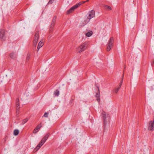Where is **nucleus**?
Masks as SVG:
<instances>
[{
  "label": "nucleus",
  "mask_w": 154,
  "mask_h": 154,
  "mask_svg": "<svg viewBox=\"0 0 154 154\" xmlns=\"http://www.w3.org/2000/svg\"><path fill=\"white\" fill-rule=\"evenodd\" d=\"M28 120V119H23L22 122V124L23 125L26 122H27Z\"/></svg>",
  "instance_id": "obj_22"
},
{
  "label": "nucleus",
  "mask_w": 154,
  "mask_h": 154,
  "mask_svg": "<svg viewBox=\"0 0 154 154\" xmlns=\"http://www.w3.org/2000/svg\"><path fill=\"white\" fill-rule=\"evenodd\" d=\"M114 43V39L112 37H111L109 40L107 45V51H109L111 49Z\"/></svg>",
  "instance_id": "obj_5"
},
{
  "label": "nucleus",
  "mask_w": 154,
  "mask_h": 154,
  "mask_svg": "<svg viewBox=\"0 0 154 154\" xmlns=\"http://www.w3.org/2000/svg\"><path fill=\"white\" fill-rule=\"evenodd\" d=\"M102 116L104 123L109 122V116L108 113H106L105 112H103L102 113Z\"/></svg>",
  "instance_id": "obj_4"
},
{
  "label": "nucleus",
  "mask_w": 154,
  "mask_h": 154,
  "mask_svg": "<svg viewBox=\"0 0 154 154\" xmlns=\"http://www.w3.org/2000/svg\"><path fill=\"white\" fill-rule=\"evenodd\" d=\"M80 5V4L78 3L72 7L68 11H67V14H69L72 13L74 11V10L79 7Z\"/></svg>",
  "instance_id": "obj_6"
},
{
  "label": "nucleus",
  "mask_w": 154,
  "mask_h": 154,
  "mask_svg": "<svg viewBox=\"0 0 154 154\" xmlns=\"http://www.w3.org/2000/svg\"><path fill=\"white\" fill-rule=\"evenodd\" d=\"M44 43L43 42L40 41L38 45V47L37 48V51H38L39 49L42 47V46L43 45Z\"/></svg>",
  "instance_id": "obj_14"
},
{
  "label": "nucleus",
  "mask_w": 154,
  "mask_h": 154,
  "mask_svg": "<svg viewBox=\"0 0 154 154\" xmlns=\"http://www.w3.org/2000/svg\"><path fill=\"white\" fill-rule=\"evenodd\" d=\"M88 22V20H87L85 18V19L84 20H82L80 21L79 23V26L80 27L83 26Z\"/></svg>",
  "instance_id": "obj_8"
},
{
  "label": "nucleus",
  "mask_w": 154,
  "mask_h": 154,
  "mask_svg": "<svg viewBox=\"0 0 154 154\" xmlns=\"http://www.w3.org/2000/svg\"><path fill=\"white\" fill-rule=\"evenodd\" d=\"M10 57L13 59H15L16 57V55L14 53H11L10 54Z\"/></svg>",
  "instance_id": "obj_17"
},
{
  "label": "nucleus",
  "mask_w": 154,
  "mask_h": 154,
  "mask_svg": "<svg viewBox=\"0 0 154 154\" xmlns=\"http://www.w3.org/2000/svg\"><path fill=\"white\" fill-rule=\"evenodd\" d=\"M88 0H87V1H86V2H88Z\"/></svg>",
  "instance_id": "obj_29"
},
{
  "label": "nucleus",
  "mask_w": 154,
  "mask_h": 154,
  "mask_svg": "<svg viewBox=\"0 0 154 154\" xmlns=\"http://www.w3.org/2000/svg\"><path fill=\"white\" fill-rule=\"evenodd\" d=\"M54 94L56 96H58L59 94V91L57 90L54 92Z\"/></svg>",
  "instance_id": "obj_20"
},
{
  "label": "nucleus",
  "mask_w": 154,
  "mask_h": 154,
  "mask_svg": "<svg viewBox=\"0 0 154 154\" xmlns=\"http://www.w3.org/2000/svg\"><path fill=\"white\" fill-rule=\"evenodd\" d=\"M48 115V112H45L43 116V117H47Z\"/></svg>",
  "instance_id": "obj_23"
},
{
  "label": "nucleus",
  "mask_w": 154,
  "mask_h": 154,
  "mask_svg": "<svg viewBox=\"0 0 154 154\" xmlns=\"http://www.w3.org/2000/svg\"><path fill=\"white\" fill-rule=\"evenodd\" d=\"M54 25V24H52L51 25V28H52V27Z\"/></svg>",
  "instance_id": "obj_27"
},
{
  "label": "nucleus",
  "mask_w": 154,
  "mask_h": 154,
  "mask_svg": "<svg viewBox=\"0 0 154 154\" xmlns=\"http://www.w3.org/2000/svg\"><path fill=\"white\" fill-rule=\"evenodd\" d=\"M41 124V123L39 125H38L34 129L33 131V133H36L39 131L41 128L42 127Z\"/></svg>",
  "instance_id": "obj_11"
},
{
  "label": "nucleus",
  "mask_w": 154,
  "mask_h": 154,
  "mask_svg": "<svg viewBox=\"0 0 154 154\" xmlns=\"http://www.w3.org/2000/svg\"><path fill=\"white\" fill-rule=\"evenodd\" d=\"M19 132V131L17 129H15L14 131V135L15 136H17L18 135Z\"/></svg>",
  "instance_id": "obj_18"
},
{
  "label": "nucleus",
  "mask_w": 154,
  "mask_h": 154,
  "mask_svg": "<svg viewBox=\"0 0 154 154\" xmlns=\"http://www.w3.org/2000/svg\"><path fill=\"white\" fill-rule=\"evenodd\" d=\"M44 143L43 142H42V141H41L38 144L36 147V149L37 150Z\"/></svg>",
  "instance_id": "obj_15"
},
{
  "label": "nucleus",
  "mask_w": 154,
  "mask_h": 154,
  "mask_svg": "<svg viewBox=\"0 0 154 154\" xmlns=\"http://www.w3.org/2000/svg\"><path fill=\"white\" fill-rule=\"evenodd\" d=\"M123 78H122V80L120 82V84H119V87H120V88H121V85H122V82H123Z\"/></svg>",
  "instance_id": "obj_25"
},
{
  "label": "nucleus",
  "mask_w": 154,
  "mask_h": 154,
  "mask_svg": "<svg viewBox=\"0 0 154 154\" xmlns=\"http://www.w3.org/2000/svg\"><path fill=\"white\" fill-rule=\"evenodd\" d=\"M49 136V134L47 133L45 135V136L43 138V139L41 140V141H42L44 143L46 140L48 138Z\"/></svg>",
  "instance_id": "obj_13"
},
{
  "label": "nucleus",
  "mask_w": 154,
  "mask_h": 154,
  "mask_svg": "<svg viewBox=\"0 0 154 154\" xmlns=\"http://www.w3.org/2000/svg\"><path fill=\"white\" fill-rule=\"evenodd\" d=\"M120 88V87H119L118 88H116L114 91V93H117L119 90Z\"/></svg>",
  "instance_id": "obj_21"
},
{
  "label": "nucleus",
  "mask_w": 154,
  "mask_h": 154,
  "mask_svg": "<svg viewBox=\"0 0 154 154\" xmlns=\"http://www.w3.org/2000/svg\"><path fill=\"white\" fill-rule=\"evenodd\" d=\"M96 96L97 97V100L98 102H99L100 101V94L99 91L96 94Z\"/></svg>",
  "instance_id": "obj_16"
},
{
  "label": "nucleus",
  "mask_w": 154,
  "mask_h": 154,
  "mask_svg": "<svg viewBox=\"0 0 154 154\" xmlns=\"http://www.w3.org/2000/svg\"><path fill=\"white\" fill-rule=\"evenodd\" d=\"M154 128V119L149 122L147 124L148 130L153 131Z\"/></svg>",
  "instance_id": "obj_3"
},
{
  "label": "nucleus",
  "mask_w": 154,
  "mask_h": 154,
  "mask_svg": "<svg viewBox=\"0 0 154 154\" xmlns=\"http://www.w3.org/2000/svg\"><path fill=\"white\" fill-rule=\"evenodd\" d=\"M55 21V19H54V20H53V21L54 22V21Z\"/></svg>",
  "instance_id": "obj_28"
},
{
  "label": "nucleus",
  "mask_w": 154,
  "mask_h": 154,
  "mask_svg": "<svg viewBox=\"0 0 154 154\" xmlns=\"http://www.w3.org/2000/svg\"><path fill=\"white\" fill-rule=\"evenodd\" d=\"M52 2H53L51 1V0H50L49 1L48 3V4H52Z\"/></svg>",
  "instance_id": "obj_26"
},
{
  "label": "nucleus",
  "mask_w": 154,
  "mask_h": 154,
  "mask_svg": "<svg viewBox=\"0 0 154 154\" xmlns=\"http://www.w3.org/2000/svg\"><path fill=\"white\" fill-rule=\"evenodd\" d=\"M39 38V32H36L35 34L34 38L33 43L34 45L36 46L37 42H38V40Z\"/></svg>",
  "instance_id": "obj_7"
},
{
  "label": "nucleus",
  "mask_w": 154,
  "mask_h": 154,
  "mask_svg": "<svg viewBox=\"0 0 154 154\" xmlns=\"http://www.w3.org/2000/svg\"><path fill=\"white\" fill-rule=\"evenodd\" d=\"M85 34L87 37H89L92 35L93 32L91 30H87V32H85Z\"/></svg>",
  "instance_id": "obj_12"
},
{
  "label": "nucleus",
  "mask_w": 154,
  "mask_h": 154,
  "mask_svg": "<svg viewBox=\"0 0 154 154\" xmlns=\"http://www.w3.org/2000/svg\"><path fill=\"white\" fill-rule=\"evenodd\" d=\"M104 7L107 10H111V7L109 6L105 5L104 6Z\"/></svg>",
  "instance_id": "obj_19"
},
{
  "label": "nucleus",
  "mask_w": 154,
  "mask_h": 154,
  "mask_svg": "<svg viewBox=\"0 0 154 154\" xmlns=\"http://www.w3.org/2000/svg\"><path fill=\"white\" fill-rule=\"evenodd\" d=\"M88 46L87 42H85L77 48L78 52L81 53L85 51L88 47Z\"/></svg>",
  "instance_id": "obj_1"
},
{
  "label": "nucleus",
  "mask_w": 154,
  "mask_h": 154,
  "mask_svg": "<svg viewBox=\"0 0 154 154\" xmlns=\"http://www.w3.org/2000/svg\"><path fill=\"white\" fill-rule=\"evenodd\" d=\"M85 2H84L83 3H84Z\"/></svg>",
  "instance_id": "obj_30"
},
{
  "label": "nucleus",
  "mask_w": 154,
  "mask_h": 154,
  "mask_svg": "<svg viewBox=\"0 0 154 154\" xmlns=\"http://www.w3.org/2000/svg\"><path fill=\"white\" fill-rule=\"evenodd\" d=\"M0 39L2 40H4L5 39V31L3 30L0 29Z\"/></svg>",
  "instance_id": "obj_9"
},
{
  "label": "nucleus",
  "mask_w": 154,
  "mask_h": 154,
  "mask_svg": "<svg viewBox=\"0 0 154 154\" xmlns=\"http://www.w3.org/2000/svg\"><path fill=\"white\" fill-rule=\"evenodd\" d=\"M30 58V55L28 54L27 56L26 59L27 60H29V59Z\"/></svg>",
  "instance_id": "obj_24"
},
{
  "label": "nucleus",
  "mask_w": 154,
  "mask_h": 154,
  "mask_svg": "<svg viewBox=\"0 0 154 154\" xmlns=\"http://www.w3.org/2000/svg\"><path fill=\"white\" fill-rule=\"evenodd\" d=\"M16 108L17 113L19 114V100L17 98L16 100Z\"/></svg>",
  "instance_id": "obj_10"
},
{
  "label": "nucleus",
  "mask_w": 154,
  "mask_h": 154,
  "mask_svg": "<svg viewBox=\"0 0 154 154\" xmlns=\"http://www.w3.org/2000/svg\"><path fill=\"white\" fill-rule=\"evenodd\" d=\"M95 15V11L92 10L89 12L85 18L87 20H88L89 22L90 19L94 17Z\"/></svg>",
  "instance_id": "obj_2"
}]
</instances>
